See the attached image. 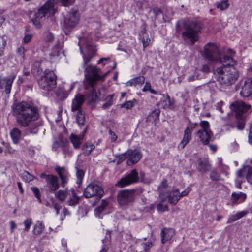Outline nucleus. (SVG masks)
Here are the masks:
<instances>
[{
  "label": "nucleus",
  "instance_id": "5",
  "mask_svg": "<svg viewBox=\"0 0 252 252\" xmlns=\"http://www.w3.org/2000/svg\"><path fill=\"white\" fill-rule=\"evenodd\" d=\"M41 88L46 91H50L56 85V77L53 71L46 70L44 75L38 81Z\"/></svg>",
  "mask_w": 252,
  "mask_h": 252
},
{
  "label": "nucleus",
  "instance_id": "6",
  "mask_svg": "<svg viewBox=\"0 0 252 252\" xmlns=\"http://www.w3.org/2000/svg\"><path fill=\"white\" fill-rule=\"evenodd\" d=\"M19 111L17 115V122L21 126H27L32 121L36 120L39 114L38 111Z\"/></svg>",
  "mask_w": 252,
  "mask_h": 252
},
{
  "label": "nucleus",
  "instance_id": "53",
  "mask_svg": "<svg viewBox=\"0 0 252 252\" xmlns=\"http://www.w3.org/2000/svg\"><path fill=\"white\" fill-rule=\"evenodd\" d=\"M143 48L148 46L151 43V39L148 36H143L142 39Z\"/></svg>",
  "mask_w": 252,
  "mask_h": 252
},
{
  "label": "nucleus",
  "instance_id": "25",
  "mask_svg": "<svg viewBox=\"0 0 252 252\" xmlns=\"http://www.w3.org/2000/svg\"><path fill=\"white\" fill-rule=\"evenodd\" d=\"M235 116L238 121L237 124V128L239 130H242L244 128L245 125V116L244 115L245 111H235Z\"/></svg>",
  "mask_w": 252,
  "mask_h": 252
},
{
  "label": "nucleus",
  "instance_id": "17",
  "mask_svg": "<svg viewBox=\"0 0 252 252\" xmlns=\"http://www.w3.org/2000/svg\"><path fill=\"white\" fill-rule=\"evenodd\" d=\"M87 130V128L86 127L82 131V134L79 135L73 133L70 134L69 139L74 149H77L80 147Z\"/></svg>",
  "mask_w": 252,
  "mask_h": 252
},
{
  "label": "nucleus",
  "instance_id": "4",
  "mask_svg": "<svg viewBox=\"0 0 252 252\" xmlns=\"http://www.w3.org/2000/svg\"><path fill=\"white\" fill-rule=\"evenodd\" d=\"M201 129L196 133V136L204 145H208L211 141L213 133L210 129V125L206 121H201L200 123Z\"/></svg>",
  "mask_w": 252,
  "mask_h": 252
},
{
  "label": "nucleus",
  "instance_id": "38",
  "mask_svg": "<svg viewBox=\"0 0 252 252\" xmlns=\"http://www.w3.org/2000/svg\"><path fill=\"white\" fill-rule=\"evenodd\" d=\"M137 102L136 99H133L132 100L126 101L125 103L121 105L122 108H125L126 109H131L132 107L137 105Z\"/></svg>",
  "mask_w": 252,
  "mask_h": 252
},
{
  "label": "nucleus",
  "instance_id": "37",
  "mask_svg": "<svg viewBox=\"0 0 252 252\" xmlns=\"http://www.w3.org/2000/svg\"><path fill=\"white\" fill-rule=\"evenodd\" d=\"M60 147L63 151H66V150L68 149L67 146H66L65 144L62 141H56L53 144L52 148L54 151H57Z\"/></svg>",
  "mask_w": 252,
  "mask_h": 252
},
{
  "label": "nucleus",
  "instance_id": "56",
  "mask_svg": "<svg viewBox=\"0 0 252 252\" xmlns=\"http://www.w3.org/2000/svg\"><path fill=\"white\" fill-rule=\"evenodd\" d=\"M199 78V76L198 72L197 71H196L195 72L194 75L189 76L188 77L187 80H188V82H191L196 79H198Z\"/></svg>",
  "mask_w": 252,
  "mask_h": 252
},
{
  "label": "nucleus",
  "instance_id": "23",
  "mask_svg": "<svg viewBox=\"0 0 252 252\" xmlns=\"http://www.w3.org/2000/svg\"><path fill=\"white\" fill-rule=\"evenodd\" d=\"M175 235V231L173 229L164 228L161 232V242L163 244L166 242L169 241Z\"/></svg>",
  "mask_w": 252,
  "mask_h": 252
},
{
  "label": "nucleus",
  "instance_id": "27",
  "mask_svg": "<svg viewBox=\"0 0 252 252\" xmlns=\"http://www.w3.org/2000/svg\"><path fill=\"white\" fill-rule=\"evenodd\" d=\"M163 99L159 102V106L161 109H171L173 102L170 99L169 95L163 94Z\"/></svg>",
  "mask_w": 252,
  "mask_h": 252
},
{
  "label": "nucleus",
  "instance_id": "22",
  "mask_svg": "<svg viewBox=\"0 0 252 252\" xmlns=\"http://www.w3.org/2000/svg\"><path fill=\"white\" fill-rule=\"evenodd\" d=\"M237 176L239 178H242V177L246 176L248 182L252 184V181L251 179V176H252V168L250 166H246L243 169L239 170L237 172Z\"/></svg>",
  "mask_w": 252,
  "mask_h": 252
},
{
  "label": "nucleus",
  "instance_id": "26",
  "mask_svg": "<svg viewBox=\"0 0 252 252\" xmlns=\"http://www.w3.org/2000/svg\"><path fill=\"white\" fill-rule=\"evenodd\" d=\"M84 102V96L77 94L72 100V110H78Z\"/></svg>",
  "mask_w": 252,
  "mask_h": 252
},
{
  "label": "nucleus",
  "instance_id": "1",
  "mask_svg": "<svg viewBox=\"0 0 252 252\" xmlns=\"http://www.w3.org/2000/svg\"><path fill=\"white\" fill-rule=\"evenodd\" d=\"M82 39H80L78 42V45L80 46V52L83 55V67L85 69V76L89 84L91 87H94L97 81L99 80L103 79L101 76V70L96 66L93 65H87L94 56L96 51V48L91 45H87L86 46V53L84 54L82 51L80 43Z\"/></svg>",
  "mask_w": 252,
  "mask_h": 252
},
{
  "label": "nucleus",
  "instance_id": "43",
  "mask_svg": "<svg viewBox=\"0 0 252 252\" xmlns=\"http://www.w3.org/2000/svg\"><path fill=\"white\" fill-rule=\"evenodd\" d=\"M115 157L118 158L117 164L121 163L126 158H128V155H127V152L123 154L115 155Z\"/></svg>",
  "mask_w": 252,
  "mask_h": 252
},
{
  "label": "nucleus",
  "instance_id": "41",
  "mask_svg": "<svg viewBox=\"0 0 252 252\" xmlns=\"http://www.w3.org/2000/svg\"><path fill=\"white\" fill-rule=\"evenodd\" d=\"M22 177L23 180L26 182H30L34 180V177L27 171L24 172L22 174Z\"/></svg>",
  "mask_w": 252,
  "mask_h": 252
},
{
  "label": "nucleus",
  "instance_id": "47",
  "mask_svg": "<svg viewBox=\"0 0 252 252\" xmlns=\"http://www.w3.org/2000/svg\"><path fill=\"white\" fill-rule=\"evenodd\" d=\"M210 178L212 181H219L220 179V175L215 171L210 172Z\"/></svg>",
  "mask_w": 252,
  "mask_h": 252
},
{
  "label": "nucleus",
  "instance_id": "31",
  "mask_svg": "<svg viewBox=\"0 0 252 252\" xmlns=\"http://www.w3.org/2000/svg\"><path fill=\"white\" fill-rule=\"evenodd\" d=\"M145 81V77L143 76L135 77L127 81L126 83L127 86H136L142 85Z\"/></svg>",
  "mask_w": 252,
  "mask_h": 252
},
{
  "label": "nucleus",
  "instance_id": "51",
  "mask_svg": "<svg viewBox=\"0 0 252 252\" xmlns=\"http://www.w3.org/2000/svg\"><path fill=\"white\" fill-rule=\"evenodd\" d=\"M32 224V219H28L24 220V224L25 225L24 230L26 232L28 231L30 229L31 226Z\"/></svg>",
  "mask_w": 252,
  "mask_h": 252
},
{
  "label": "nucleus",
  "instance_id": "35",
  "mask_svg": "<svg viewBox=\"0 0 252 252\" xmlns=\"http://www.w3.org/2000/svg\"><path fill=\"white\" fill-rule=\"evenodd\" d=\"M98 97L96 94V92L94 90L93 87H92L91 92L88 96V101L90 104H91L93 103H95Z\"/></svg>",
  "mask_w": 252,
  "mask_h": 252
},
{
  "label": "nucleus",
  "instance_id": "60",
  "mask_svg": "<svg viewBox=\"0 0 252 252\" xmlns=\"http://www.w3.org/2000/svg\"><path fill=\"white\" fill-rule=\"evenodd\" d=\"M25 49L23 47L20 46L16 49L17 53L19 56L22 57L23 58L24 57Z\"/></svg>",
  "mask_w": 252,
  "mask_h": 252
},
{
  "label": "nucleus",
  "instance_id": "42",
  "mask_svg": "<svg viewBox=\"0 0 252 252\" xmlns=\"http://www.w3.org/2000/svg\"><path fill=\"white\" fill-rule=\"evenodd\" d=\"M162 12L159 8L157 7H153L150 10L149 13H152L155 19H156L158 16L161 14Z\"/></svg>",
  "mask_w": 252,
  "mask_h": 252
},
{
  "label": "nucleus",
  "instance_id": "8",
  "mask_svg": "<svg viewBox=\"0 0 252 252\" xmlns=\"http://www.w3.org/2000/svg\"><path fill=\"white\" fill-rule=\"evenodd\" d=\"M139 180L138 172L136 169H132L129 173L122 177L116 185L120 188H123L138 183Z\"/></svg>",
  "mask_w": 252,
  "mask_h": 252
},
{
  "label": "nucleus",
  "instance_id": "30",
  "mask_svg": "<svg viewBox=\"0 0 252 252\" xmlns=\"http://www.w3.org/2000/svg\"><path fill=\"white\" fill-rule=\"evenodd\" d=\"M210 165L206 160L200 161L197 166V169L203 173H206L209 170Z\"/></svg>",
  "mask_w": 252,
  "mask_h": 252
},
{
  "label": "nucleus",
  "instance_id": "13",
  "mask_svg": "<svg viewBox=\"0 0 252 252\" xmlns=\"http://www.w3.org/2000/svg\"><path fill=\"white\" fill-rule=\"evenodd\" d=\"M40 177L46 180L48 187L51 191H55L59 188L58 178L56 176L42 173Z\"/></svg>",
  "mask_w": 252,
  "mask_h": 252
},
{
  "label": "nucleus",
  "instance_id": "64",
  "mask_svg": "<svg viewBox=\"0 0 252 252\" xmlns=\"http://www.w3.org/2000/svg\"><path fill=\"white\" fill-rule=\"evenodd\" d=\"M249 142L252 144V121L250 126V133L249 135Z\"/></svg>",
  "mask_w": 252,
  "mask_h": 252
},
{
  "label": "nucleus",
  "instance_id": "40",
  "mask_svg": "<svg viewBox=\"0 0 252 252\" xmlns=\"http://www.w3.org/2000/svg\"><path fill=\"white\" fill-rule=\"evenodd\" d=\"M229 6L228 0H223L220 2L217 3V8L223 11L227 9Z\"/></svg>",
  "mask_w": 252,
  "mask_h": 252
},
{
  "label": "nucleus",
  "instance_id": "59",
  "mask_svg": "<svg viewBox=\"0 0 252 252\" xmlns=\"http://www.w3.org/2000/svg\"><path fill=\"white\" fill-rule=\"evenodd\" d=\"M110 61V58L109 57L102 58L98 61L97 63L102 64L103 66H104L107 63V62Z\"/></svg>",
  "mask_w": 252,
  "mask_h": 252
},
{
  "label": "nucleus",
  "instance_id": "39",
  "mask_svg": "<svg viewBox=\"0 0 252 252\" xmlns=\"http://www.w3.org/2000/svg\"><path fill=\"white\" fill-rule=\"evenodd\" d=\"M69 195V191L67 192L66 191H63L60 190L58 192H56L55 195L56 197L61 201H63L65 200L66 197Z\"/></svg>",
  "mask_w": 252,
  "mask_h": 252
},
{
  "label": "nucleus",
  "instance_id": "54",
  "mask_svg": "<svg viewBox=\"0 0 252 252\" xmlns=\"http://www.w3.org/2000/svg\"><path fill=\"white\" fill-rule=\"evenodd\" d=\"M44 39L47 42H51L54 39V36L51 32H47L45 33Z\"/></svg>",
  "mask_w": 252,
  "mask_h": 252
},
{
  "label": "nucleus",
  "instance_id": "24",
  "mask_svg": "<svg viewBox=\"0 0 252 252\" xmlns=\"http://www.w3.org/2000/svg\"><path fill=\"white\" fill-rule=\"evenodd\" d=\"M191 130L189 127H187L184 130V136L182 140L181 141L179 147L183 149L185 146L190 141L191 139Z\"/></svg>",
  "mask_w": 252,
  "mask_h": 252
},
{
  "label": "nucleus",
  "instance_id": "9",
  "mask_svg": "<svg viewBox=\"0 0 252 252\" xmlns=\"http://www.w3.org/2000/svg\"><path fill=\"white\" fill-rule=\"evenodd\" d=\"M104 191L101 187L97 184H90L84 190L83 195L86 198L96 196L100 199L103 195Z\"/></svg>",
  "mask_w": 252,
  "mask_h": 252
},
{
  "label": "nucleus",
  "instance_id": "62",
  "mask_svg": "<svg viewBox=\"0 0 252 252\" xmlns=\"http://www.w3.org/2000/svg\"><path fill=\"white\" fill-rule=\"evenodd\" d=\"M5 147H6L5 153H8L10 154H12L14 153L15 150L12 149L9 144L6 143Z\"/></svg>",
  "mask_w": 252,
  "mask_h": 252
},
{
  "label": "nucleus",
  "instance_id": "55",
  "mask_svg": "<svg viewBox=\"0 0 252 252\" xmlns=\"http://www.w3.org/2000/svg\"><path fill=\"white\" fill-rule=\"evenodd\" d=\"M6 40L3 37H0V51H2L6 47Z\"/></svg>",
  "mask_w": 252,
  "mask_h": 252
},
{
  "label": "nucleus",
  "instance_id": "61",
  "mask_svg": "<svg viewBox=\"0 0 252 252\" xmlns=\"http://www.w3.org/2000/svg\"><path fill=\"white\" fill-rule=\"evenodd\" d=\"M160 111H152L151 114L148 116L149 118H150L151 117H152L154 118V119L155 120L158 119L159 117Z\"/></svg>",
  "mask_w": 252,
  "mask_h": 252
},
{
  "label": "nucleus",
  "instance_id": "46",
  "mask_svg": "<svg viewBox=\"0 0 252 252\" xmlns=\"http://www.w3.org/2000/svg\"><path fill=\"white\" fill-rule=\"evenodd\" d=\"M31 190L34 194L35 197L37 198L38 202L41 203L42 201L40 198V193L39 189L36 187H32L31 188Z\"/></svg>",
  "mask_w": 252,
  "mask_h": 252
},
{
  "label": "nucleus",
  "instance_id": "20",
  "mask_svg": "<svg viewBox=\"0 0 252 252\" xmlns=\"http://www.w3.org/2000/svg\"><path fill=\"white\" fill-rule=\"evenodd\" d=\"M164 196L167 197L169 203L172 205L176 204L180 199L178 189H174L171 192H167L166 194L164 193L163 197Z\"/></svg>",
  "mask_w": 252,
  "mask_h": 252
},
{
  "label": "nucleus",
  "instance_id": "3",
  "mask_svg": "<svg viewBox=\"0 0 252 252\" xmlns=\"http://www.w3.org/2000/svg\"><path fill=\"white\" fill-rule=\"evenodd\" d=\"M184 28L185 31L182 33L183 39L188 40L193 44L199 39L202 24L195 21H186L184 23Z\"/></svg>",
  "mask_w": 252,
  "mask_h": 252
},
{
  "label": "nucleus",
  "instance_id": "33",
  "mask_svg": "<svg viewBox=\"0 0 252 252\" xmlns=\"http://www.w3.org/2000/svg\"><path fill=\"white\" fill-rule=\"evenodd\" d=\"M231 196L232 202L234 204H236L239 199L240 200L241 202H242L244 201L246 198V194L242 192H240L239 193H236L235 192L232 193Z\"/></svg>",
  "mask_w": 252,
  "mask_h": 252
},
{
  "label": "nucleus",
  "instance_id": "58",
  "mask_svg": "<svg viewBox=\"0 0 252 252\" xmlns=\"http://www.w3.org/2000/svg\"><path fill=\"white\" fill-rule=\"evenodd\" d=\"M238 219H239V218L238 217L237 214L231 215L228 218L227 223L228 224L232 223L233 222L236 221V220H237Z\"/></svg>",
  "mask_w": 252,
  "mask_h": 252
},
{
  "label": "nucleus",
  "instance_id": "32",
  "mask_svg": "<svg viewBox=\"0 0 252 252\" xmlns=\"http://www.w3.org/2000/svg\"><path fill=\"white\" fill-rule=\"evenodd\" d=\"M94 148L95 145L93 143L87 142L83 145L82 150L83 151L84 155H89Z\"/></svg>",
  "mask_w": 252,
  "mask_h": 252
},
{
  "label": "nucleus",
  "instance_id": "52",
  "mask_svg": "<svg viewBox=\"0 0 252 252\" xmlns=\"http://www.w3.org/2000/svg\"><path fill=\"white\" fill-rule=\"evenodd\" d=\"M113 94L109 95L107 98V102H106L103 104V109H108L112 104Z\"/></svg>",
  "mask_w": 252,
  "mask_h": 252
},
{
  "label": "nucleus",
  "instance_id": "57",
  "mask_svg": "<svg viewBox=\"0 0 252 252\" xmlns=\"http://www.w3.org/2000/svg\"><path fill=\"white\" fill-rule=\"evenodd\" d=\"M167 206L160 203L157 205V209L158 211L164 212L167 210Z\"/></svg>",
  "mask_w": 252,
  "mask_h": 252
},
{
  "label": "nucleus",
  "instance_id": "48",
  "mask_svg": "<svg viewBox=\"0 0 252 252\" xmlns=\"http://www.w3.org/2000/svg\"><path fill=\"white\" fill-rule=\"evenodd\" d=\"M76 175L78 179L77 183L80 184L82 182L84 177V172L82 170H80L77 168Z\"/></svg>",
  "mask_w": 252,
  "mask_h": 252
},
{
  "label": "nucleus",
  "instance_id": "44",
  "mask_svg": "<svg viewBox=\"0 0 252 252\" xmlns=\"http://www.w3.org/2000/svg\"><path fill=\"white\" fill-rule=\"evenodd\" d=\"M219 61H220L221 62H224L227 63L226 65H230V63L234 62L233 59L231 56H229L227 55H224L222 59L220 58Z\"/></svg>",
  "mask_w": 252,
  "mask_h": 252
},
{
  "label": "nucleus",
  "instance_id": "11",
  "mask_svg": "<svg viewBox=\"0 0 252 252\" xmlns=\"http://www.w3.org/2000/svg\"><path fill=\"white\" fill-rule=\"evenodd\" d=\"M205 57L211 61H219L220 54L217 45L214 43H209L204 46Z\"/></svg>",
  "mask_w": 252,
  "mask_h": 252
},
{
  "label": "nucleus",
  "instance_id": "18",
  "mask_svg": "<svg viewBox=\"0 0 252 252\" xmlns=\"http://www.w3.org/2000/svg\"><path fill=\"white\" fill-rule=\"evenodd\" d=\"M128 159L127 163L131 165L137 163L141 158L142 154L140 152L137 150H128L127 151Z\"/></svg>",
  "mask_w": 252,
  "mask_h": 252
},
{
  "label": "nucleus",
  "instance_id": "10",
  "mask_svg": "<svg viewBox=\"0 0 252 252\" xmlns=\"http://www.w3.org/2000/svg\"><path fill=\"white\" fill-rule=\"evenodd\" d=\"M135 189H125L119 191L117 194V200L121 205H128L134 199Z\"/></svg>",
  "mask_w": 252,
  "mask_h": 252
},
{
  "label": "nucleus",
  "instance_id": "50",
  "mask_svg": "<svg viewBox=\"0 0 252 252\" xmlns=\"http://www.w3.org/2000/svg\"><path fill=\"white\" fill-rule=\"evenodd\" d=\"M107 205L108 202L106 201L102 200L100 205L98 206L96 210L98 213H100L105 209Z\"/></svg>",
  "mask_w": 252,
  "mask_h": 252
},
{
  "label": "nucleus",
  "instance_id": "49",
  "mask_svg": "<svg viewBox=\"0 0 252 252\" xmlns=\"http://www.w3.org/2000/svg\"><path fill=\"white\" fill-rule=\"evenodd\" d=\"M43 18H37V13L35 14V18L32 20L33 24L38 29H39L41 27V20Z\"/></svg>",
  "mask_w": 252,
  "mask_h": 252
},
{
  "label": "nucleus",
  "instance_id": "16",
  "mask_svg": "<svg viewBox=\"0 0 252 252\" xmlns=\"http://www.w3.org/2000/svg\"><path fill=\"white\" fill-rule=\"evenodd\" d=\"M252 94V78L246 79L242 86L240 95L243 97H247Z\"/></svg>",
  "mask_w": 252,
  "mask_h": 252
},
{
  "label": "nucleus",
  "instance_id": "28",
  "mask_svg": "<svg viewBox=\"0 0 252 252\" xmlns=\"http://www.w3.org/2000/svg\"><path fill=\"white\" fill-rule=\"evenodd\" d=\"M69 199L67 202L70 206H74L78 203L79 198L77 196L74 189H71L69 191Z\"/></svg>",
  "mask_w": 252,
  "mask_h": 252
},
{
  "label": "nucleus",
  "instance_id": "14",
  "mask_svg": "<svg viewBox=\"0 0 252 252\" xmlns=\"http://www.w3.org/2000/svg\"><path fill=\"white\" fill-rule=\"evenodd\" d=\"M15 78V75L9 77L0 76V89L4 88L5 93L9 94L10 93L12 84Z\"/></svg>",
  "mask_w": 252,
  "mask_h": 252
},
{
  "label": "nucleus",
  "instance_id": "36",
  "mask_svg": "<svg viewBox=\"0 0 252 252\" xmlns=\"http://www.w3.org/2000/svg\"><path fill=\"white\" fill-rule=\"evenodd\" d=\"M76 120L80 126L84 125L85 117L84 111H78L76 116Z\"/></svg>",
  "mask_w": 252,
  "mask_h": 252
},
{
  "label": "nucleus",
  "instance_id": "45",
  "mask_svg": "<svg viewBox=\"0 0 252 252\" xmlns=\"http://www.w3.org/2000/svg\"><path fill=\"white\" fill-rule=\"evenodd\" d=\"M167 181L165 179H163L161 183V184L159 186L158 189L160 190L159 195L160 196L164 195V192L163 191V189H165L167 187Z\"/></svg>",
  "mask_w": 252,
  "mask_h": 252
},
{
  "label": "nucleus",
  "instance_id": "34",
  "mask_svg": "<svg viewBox=\"0 0 252 252\" xmlns=\"http://www.w3.org/2000/svg\"><path fill=\"white\" fill-rule=\"evenodd\" d=\"M44 228V225L40 221H37L34 226L33 233L35 235H40Z\"/></svg>",
  "mask_w": 252,
  "mask_h": 252
},
{
  "label": "nucleus",
  "instance_id": "21",
  "mask_svg": "<svg viewBox=\"0 0 252 252\" xmlns=\"http://www.w3.org/2000/svg\"><path fill=\"white\" fill-rule=\"evenodd\" d=\"M55 170L62 181V186L63 187H64L67 182V178L68 176V172L64 167L58 166L56 167Z\"/></svg>",
  "mask_w": 252,
  "mask_h": 252
},
{
  "label": "nucleus",
  "instance_id": "29",
  "mask_svg": "<svg viewBox=\"0 0 252 252\" xmlns=\"http://www.w3.org/2000/svg\"><path fill=\"white\" fill-rule=\"evenodd\" d=\"M10 136L13 143L17 144L21 138V132L18 128H14L11 130Z\"/></svg>",
  "mask_w": 252,
  "mask_h": 252
},
{
  "label": "nucleus",
  "instance_id": "2",
  "mask_svg": "<svg viewBox=\"0 0 252 252\" xmlns=\"http://www.w3.org/2000/svg\"><path fill=\"white\" fill-rule=\"evenodd\" d=\"M217 81L224 87L233 84L239 77L238 70L232 65H223L214 71Z\"/></svg>",
  "mask_w": 252,
  "mask_h": 252
},
{
  "label": "nucleus",
  "instance_id": "19",
  "mask_svg": "<svg viewBox=\"0 0 252 252\" xmlns=\"http://www.w3.org/2000/svg\"><path fill=\"white\" fill-rule=\"evenodd\" d=\"M229 108L231 110H248L251 108V105L242 100H238L232 103Z\"/></svg>",
  "mask_w": 252,
  "mask_h": 252
},
{
  "label": "nucleus",
  "instance_id": "15",
  "mask_svg": "<svg viewBox=\"0 0 252 252\" xmlns=\"http://www.w3.org/2000/svg\"><path fill=\"white\" fill-rule=\"evenodd\" d=\"M13 110H38V108L34 106L32 103L22 101L21 102H15L12 105Z\"/></svg>",
  "mask_w": 252,
  "mask_h": 252
},
{
  "label": "nucleus",
  "instance_id": "7",
  "mask_svg": "<svg viewBox=\"0 0 252 252\" xmlns=\"http://www.w3.org/2000/svg\"><path fill=\"white\" fill-rule=\"evenodd\" d=\"M54 0H48L43 5L37 12V18H44L46 16L50 17L55 14L57 10L56 3Z\"/></svg>",
  "mask_w": 252,
  "mask_h": 252
},
{
  "label": "nucleus",
  "instance_id": "63",
  "mask_svg": "<svg viewBox=\"0 0 252 252\" xmlns=\"http://www.w3.org/2000/svg\"><path fill=\"white\" fill-rule=\"evenodd\" d=\"M142 246L144 250L147 251L151 247H152L153 244L151 242H147L142 244Z\"/></svg>",
  "mask_w": 252,
  "mask_h": 252
},
{
  "label": "nucleus",
  "instance_id": "12",
  "mask_svg": "<svg viewBox=\"0 0 252 252\" xmlns=\"http://www.w3.org/2000/svg\"><path fill=\"white\" fill-rule=\"evenodd\" d=\"M79 19V12L76 10H71L67 13L64 19V24L66 28L74 27L78 23Z\"/></svg>",
  "mask_w": 252,
  "mask_h": 252
}]
</instances>
